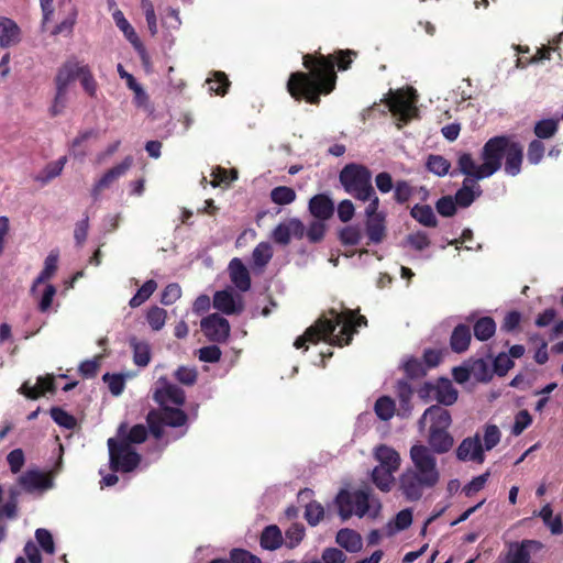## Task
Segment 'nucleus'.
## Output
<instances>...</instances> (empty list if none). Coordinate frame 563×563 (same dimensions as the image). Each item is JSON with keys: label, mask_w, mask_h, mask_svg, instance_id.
<instances>
[{"label": "nucleus", "mask_w": 563, "mask_h": 563, "mask_svg": "<svg viewBox=\"0 0 563 563\" xmlns=\"http://www.w3.org/2000/svg\"><path fill=\"white\" fill-rule=\"evenodd\" d=\"M231 563H262L261 559L247 550L232 549L230 552Z\"/></svg>", "instance_id": "64"}, {"label": "nucleus", "mask_w": 563, "mask_h": 563, "mask_svg": "<svg viewBox=\"0 0 563 563\" xmlns=\"http://www.w3.org/2000/svg\"><path fill=\"white\" fill-rule=\"evenodd\" d=\"M158 411L161 412L166 426L177 428L187 423L188 416L184 410L179 408L161 406V410Z\"/></svg>", "instance_id": "35"}, {"label": "nucleus", "mask_w": 563, "mask_h": 563, "mask_svg": "<svg viewBox=\"0 0 563 563\" xmlns=\"http://www.w3.org/2000/svg\"><path fill=\"white\" fill-rule=\"evenodd\" d=\"M309 211L318 220H327L332 217L334 205L327 195L318 194L310 199Z\"/></svg>", "instance_id": "24"}, {"label": "nucleus", "mask_w": 563, "mask_h": 563, "mask_svg": "<svg viewBox=\"0 0 563 563\" xmlns=\"http://www.w3.org/2000/svg\"><path fill=\"white\" fill-rule=\"evenodd\" d=\"M427 420L430 421L429 430L449 429L452 423L450 411L440 405H432L424 410L418 421L420 429L424 428Z\"/></svg>", "instance_id": "13"}, {"label": "nucleus", "mask_w": 563, "mask_h": 563, "mask_svg": "<svg viewBox=\"0 0 563 563\" xmlns=\"http://www.w3.org/2000/svg\"><path fill=\"white\" fill-rule=\"evenodd\" d=\"M132 164L133 157L126 156L120 164L107 170L103 176L95 184L91 191L92 197L97 199L100 191L110 187L111 184H113L119 177L123 176L131 168Z\"/></svg>", "instance_id": "14"}, {"label": "nucleus", "mask_w": 563, "mask_h": 563, "mask_svg": "<svg viewBox=\"0 0 563 563\" xmlns=\"http://www.w3.org/2000/svg\"><path fill=\"white\" fill-rule=\"evenodd\" d=\"M146 423L148 426L150 432L152 435L159 440L164 435L163 427L166 426L161 412L158 410L152 409L146 416Z\"/></svg>", "instance_id": "49"}, {"label": "nucleus", "mask_w": 563, "mask_h": 563, "mask_svg": "<svg viewBox=\"0 0 563 563\" xmlns=\"http://www.w3.org/2000/svg\"><path fill=\"white\" fill-rule=\"evenodd\" d=\"M166 317V310L157 306L150 308L146 313V320L154 331H158L164 327Z\"/></svg>", "instance_id": "56"}, {"label": "nucleus", "mask_w": 563, "mask_h": 563, "mask_svg": "<svg viewBox=\"0 0 563 563\" xmlns=\"http://www.w3.org/2000/svg\"><path fill=\"white\" fill-rule=\"evenodd\" d=\"M200 325L205 335L211 342L223 343L230 336L231 327L229 321L218 313H211L205 317Z\"/></svg>", "instance_id": "10"}, {"label": "nucleus", "mask_w": 563, "mask_h": 563, "mask_svg": "<svg viewBox=\"0 0 563 563\" xmlns=\"http://www.w3.org/2000/svg\"><path fill=\"white\" fill-rule=\"evenodd\" d=\"M395 393L399 401L398 416L409 417L412 410L411 398L413 395L411 385L407 380L400 379L396 384Z\"/></svg>", "instance_id": "25"}, {"label": "nucleus", "mask_w": 563, "mask_h": 563, "mask_svg": "<svg viewBox=\"0 0 563 563\" xmlns=\"http://www.w3.org/2000/svg\"><path fill=\"white\" fill-rule=\"evenodd\" d=\"M21 41V29L10 18L0 16V47L9 48Z\"/></svg>", "instance_id": "20"}, {"label": "nucleus", "mask_w": 563, "mask_h": 563, "mask_svg": "<svg viewBox=\"0 0 563 563\" xmlns=\"http://www.w3.org/2000/svg\"><path fill=\"white\" fill-rule=\"evenodd\" d=\"M130 346L133 351V362L140 367H145L151 362V346L145 341H139L135 336L131 338Z\"/></svg>", "instance_id": "31"}, {"label": "nucleus", "mask_w": 563, "mask_h": 563, "mask_svg": "<svg viewBox=\"0 0 563 563\" xmlns=\"http://www.w3.org/2000/svg\"><path fill=\"white\" fill-rule=\"evenodd\" d=\"M362 236L363 234L360 225H347L339 233V239L345 246L357 245L361 242Z\"/></svg>", "instance_id": "51"}, {"label": "nucleus", "mask_w": 563, "mask_h": 563, "mask_svg": "<svg viewBox=\"0 0 563 563\" xmlns=\"http://www.w3.org/2000/svg\"><path fill=\"white\" fill-rule=\"evenodd\" d=\"M375 457L379 462L380 467L396 472L400 465V456L398 452L385 444L376 448Z\"/></svg>", "instance_id": "29"}, {"label": "nucleus", "mask_w": 563, "mask_h": 563, "mask_svg": "<svg viewBox=\"0 0 563 563\" xmlns=\"http://www.w3.org/2000/svg\"><path fill=\"white\" fill-rule=\"evenodd\" d=\"M404 372L409 379H419L427 375L429 371L421 360L409 357L402 365Z\"/></svg>", "instance_id": "44"}, {"label": "nucleus", "mask_w": 563, "mask_h": 563, "mask_svg": "<svg viewBox=\"0 0 563 563\" xmlns=\"http://www.w3.org/2000/svg\"><path fill=\"white\" fill-rule=\"evenodd\" d=\"M55 378L53 375L47 374L46 376L37 377L36 386H31L29 382H24L20 387L19 393L29 399L36 400L43 396L44 393H55Z\"/></svg>", "instance_id": "19"}, {"label": "nucleus", "mask_w": 563, "mask_h": 563, "mask_svg": "<svg viewBox=\"0 0 563 563\" xmlns=\"http://www.w3.org/2000/svg\"><path fill=\"white\" fill-rule=\"evenodd\" d=\"M470 363V372L472 373V377L477 382H489L493 378V369L489 364L483 360H472Z\"/></svg>", "instance_id": "40"}, {"label": "nucleus", "mask_w": 563, "mask_h": 563, "mask_svg": "<svg viewBox=\"0 0 563 563\" xmlns=\"http://www.w3.org/2000/svg\"><path fill=\"white\" fill-rule=\"evenodd\" d=\"M35 539L45 553H47V554L55 553V543L53 540V536L47 529H44V528L36 529Z\"/></svg>", "instance_id": "58"}, {"label": "nucleus", "mask_w": 563, "mask_h": 563, "mask_svg": "<svg viewBox=\"0 0 563 563\" xmlns=\"http://www.w3.org/2000/svg\"><path fill=\"white\" fill-rule=\"evenodd\" d=\"M407 243L416 251H423L430 246L431 241L426 232L417 231L407 236Z\"/></svg>", "instance_id": "62"}, {"label": "nucleus", "mask_w": 563, "mask_h": 563, "mask_svg": "<svg viewBox=\"0 0 563 563\" xmlns=\"http://www.w3.org/2000/svg\"><path fill=\"white\" fill-rule=\"evenodd\" d=\"M213 307L228 314H240L244 310L242 299L235 298L229 290H219L213 295Z\"/></svg>", "instance_id": "17"}, {"label": "nucleus", "mask_w": 563, "mask_h": 563, "mask_svg": "<svg viewBox=\"0 0 563 563\" xmlns=\"http://www.w3.org/2000/svg\"><path fill=\"white\" fill-rule=\"evenodd\" d=\"M559 130V120L543 119L534 124L533 133L538 140H545L554 136Z\"/></svg>", "instance_id": "41"}, {"label": "nucleus", "mask_w": 563, "mask_h": 563, "mask_svg": "<svg viewBox=\"0 0 563 563\" xmlns=\"http://www.w3.org/2000/svg\"><path fill=\"white\" fill-rule=\"evenodd\" d=\"M371 169L358 163L346 164L339 174V181L344 191L356 200L365 202L374 195Z\"/></svg>", "instance_id": "5"}, {"label": "nucleus", "mask_w": 563, "mask_h": 563, "mask_svg": "<svg viewBox=\"0 0 563 563\" xmlns=\"http://www.w3.org/2000/svg\"><path fill=\"white\" fill-rule=\"evenodd\" d=\"M374 410L380 420L387 421L395 415L396 405L390 397L382 396L376 400Z\"/></svg>", "instance_id": "43"}, {"label": "nucleus", "mask_w": 563, "mask_h": 563, "mask_svg": "<svg viewBox=\"0 0 563 563\" xmlns=\"http://www.w3.org/2000/svg\"><path fill=\"white\" fill-rule=\"evenodd\" d=\"M273 257V251L269 243L261 242L256 245L252 253L253 265L261 272L269 263Z\"/></svg>", "instance_id": "39"}, {"label": "nucleus", "mask_w": 563, "mask_h": 563, "mask_svg": "<svg viewBox=\"0 0 563 563\" xmlns=\"http://www.w3.org/2000/svg\"><path fill=\"white\" fill-rule=\"evenodd\" d=\"M157 283L154 279L146 280L136 294L130 299V307L136 308L145 302L156 290Z\"/></svg>", "instance_id": "46"}, {"label": "nucleus", "mask_w": 563, "mask_h": 563, "mask_svg": "<svg viewBox=\"0 0 563 563\" xmlns=\"http://www.w3.org/2000/svg\"><path fill=\"white\" fill-rule=\"evenodd\" d=\"M426 167L430 173L442 177L449 173L451 163L442 155L430 154L428 156Z\"/></svg>", "instance_id": "42"}, {"label": "nucleus", "mask_w": 563, "mask_h": 563, "mask_svg": "<svg viewBox=\"0 0 563 563\" xmlns=\"http://www.w3.org/2000/svg\"><path fill=\"white\" fill-rule=\"evenodd\" d=\"M509 176H517L521 172L523 147L519 142L507 135L490 137L481 151L483 163L477 165L471 153H461L457 158V169L461 174L473 179H485L497 173L503 166Z\"/></svg>", "instance_id": "2"}, {"label": "nucleus", "mask_w": 563, "mask_h": 563, "mask_svg": "<svg viewBox=\"0 0 563 563\" xmlns=\"http://www.w3.org/2000/svg\"><path fill=\"white\" fill-rule=\"evenodd\" d=\"M284 538L282 530L276 525L265 527L261 533L260 544L263 549L274 551L282 547Z\"/></svg>", "instance_id": "30"}, {"label": "nucleus", "mask_w": 563, "mask_h": 563, "mask_svg": "<svg viewBox=\"0 0 563 563\" xmlns=\"http://www.w3.org/2000/svg\"><path fill=\"white\" fill-rule=\"evenodd\" d=\"M456 457L463 462L474 461L482 464L485 455L478 435L465 438L456 449Z\"/></svg>", "instance_id": "15"}, {"label": "nucleus", "mask_w": 563, "mask_h": 563, "mask_svg": "<svg viewBox=\"0 0 563 563\" xmlns=\"http://www.w3.org/2000/svg\"><path fill=\"white\" fill-rule=\"evenodd\" d=\"M473 332L476 340L487 341L496 332V322L492 317H481L474 321Z\"/></svg>", "instance_id": "33"}, {"label": "nucleus", "mask_w": 563, "mask_h": 563, "mask_svg": "<svg viewBox=\"0 0 563 563\" xmlns=\"http://www.w3.org/2000/svg\"><path fill=\"white\" fill-rule=\"evenodd\" d=\"M296 191L287 186H278L272 189L271 199L279 206L289 205L296 199Z\"/></svg>", "instance_id": "47"}, {"label": "nucleus", "mask_w": 563, "mask_h": 563, "mask_svg": "<svg viewBox=\"0 0 563 563\" xmlns=\"http://www.w3.org/2000/svg\"><path fill=\"white\" fill-rule=\"evenodd\" d=\"M206 82L209 90L219 96H224L230 87V80L223 71H214Z\"/></svg>", "instance_id": "45"}, {"label": "nucleus", "mask_w": 563, "mask_h": 563, "mask_svg": "<svg viewBox=\"0 0 563 563\" xmlns=\"http://www.w3.org/2000/svg\"><path fill=\"white\" fill-rule=\"evenodd\" d=\"M148 430L144 424H135L133 426L126 437L122 439L121 441H124L129 443V445L133 444H141L145 442L147 439Z\"/></svg>", "instance_id": "59"}, {"label": "nucleus", "mask_w": 563, "mask_h": 563, "mask_svg": "<svg viewBox=\"0 0 563 563\" xmlns=\"http://www.w3.org/2000/svg\"><path fill=\"white\" fill-rule=\"evenodd\" d=\"M305 536L306 529L303 525L299 522L292 523L285 532L286 547L289 549H295L303 540Z\"/></svg>", "instance_id": "50"}, {"label": "nucleus", "mask_w": 563, "mask_h": 563, "mask_svg": "<svg viewBox=\"0 0 563 563\" xmlns=\"http://www.w3.org/2000/svg\"><path fill=\"white\" fill-rule=\"evenodd\" d=\"M115 25L123 32L126 40L135 47H142L141 41L134 31L133 26L125 19L121 10H115L112 14Z\"/></svg>", "instance_id": "34"}, {"label": "nucleus", "mask_w": 563, "mask_h": 563, "mask_svg": "<svg viewBox=\"0 0 563 563\" xmlns=\"http://www.w3.org/2000/svg\"><path fill=\"white\" fill-rule=\"evenodd\" d=\"M356 52L339 49L333 54L323 55L320 52L305 54L302 65L308 71L291 73L287 81V90L296 101L318 106L321 96L331 93L336 86L335 65L339 70L351 67Z\"/></svg>", "instance_id": "1"}, {"label": "nucleus", "mask_w": 563, "mask_h": 563, "mask_svg": "<svg viewBox=\"0 0 563 563\" xmlns=\"http://www.w3.org/2000/svg\"><path fill=\"white\" fill-rule=\"evenodd\" d=\"M428 444L433 453L443 454L453 448L454 439L449 429L429 430Z\"/></svg>", "instance_id": "21"}, {"label": "nucleus", "mask_w": 563, "mask_h": 563, "mask_svg": "<svg viewBox=\"0 0 563 563\" xmlns=\"http://www.w3.org/2000/svg\"><path fill=\"white\" fill-rule=\"evenodd\" d=\"M336 318L327 319V316H321L313 325L309 327L302 335L295 340L294 346L296 349H307V342L317 343L320 340L331 345V338L338 328L339 321Z\"/></svg>", "instance_id": "8"}, {"label": "nucleus", "mask_w": 563, "mask_h": 563, "mask_svg": "<svg viewBox=\"0 0 563 563\" xmlns=\"http://www.w3.org/2000/svg\"><path fill=\"white\" fill-rule=\"evenodd\" d=\"M413 468L406 470L399 477V490L407 501H418L427 489H432L440 481L437 460L424 445L410 449Z\"/></svg>", "instance_id": "3"}, {"label": "nucleus", "mask_w": 563, "mask_h": 563, "mask_svg": "<svg viewBox=\"0 0 563 563\" xmlns=\"http://www.w3.org/2000/svg\"><path fill=\"white\" fill-rule=\"evenodd\" d=\"M539 517L542 519L543 523L551 530L552 534L559 536L563 532L562 518L559 515L553 517V510L550 504H547L541 508Z\"/></svg>", "instance_id": "36"}, {"label": "nucleus", "mask_w": 563, "mask_h": 563, "mask_svg": "<svg viewBox=\"0 0 563 563\" xmlns=\"http://www.w3.org/2000/svg\"><path fill=\"white\" fill-rule=\"evenodd\" d=\"M479 179L466 176L463 180L462 187L455 192L453 199L457 207L467 208L474 200L482 195L479 185L476 184Z\"/></svg>", "instance_id": "18"}, {"label": "nucleus", "mask_w": 563, "mask_h": 563, "mask_svg": "<svg viewBox=\"0 0 563 563\" xmlns=\"http://www.w3.org/2000/svg\"><path fill=\"white\" fill-rule=\"evenodd\" d=\"M413 192V187L407 180H398L394 188V199L397 203L404 205L410 200Z\"/></svg>", "instance_id": "55"}, {"label": "nucleus", "mask_w": 563, "mask_h": 563, "mask_svg": "<svg viewBox=\"0 0 563 563\" xmlns=\"http://www.w3.org/2000/svg\"><path fill=\"white\" fill-rule=\"evenodd\" d=\"M386 217L366 219L365 232L368 238L367 245L379 244L386 238Z\"/></svg>", "instance_id": "27"}, {"label": "nucleus", "mask_w": 563, "mask_h": 563, "mask_svg": "<svg viewBox=\"0 0 563 563\" xmlns=\"http://www.w3.org/2000/svg\"><path fill=\"white\" fill-rule=\"evenodd\" d=\"M542 544L536 540H522L521 542H511L505 556L506 563H529L530 550L532 548L540 549Z\"/></svg>", "instance_id": "16"}, {"label": "nucleus", "mask_w": 563, "mask_h": 563, "mask_svg": "<svg viewBox=\"0 0 563 563\" xmlns=\"http://www.w3.org/2000/svg\"><path fill=\"white\" fill-rule=\"evenodd\" d=\"M472 340L471 328L467 324H457L450 336V347L455 353L467 351Z\"/></svg>", "instance_id": "26"}, {"label": "nucleus", "mask_w": 563, "mask_h": 563, "mask_svg": "<svg viewBox=\"0 0 563 563\" xmlns=\"http://www.w3.org/2000/svg\"><path fill=\"white\" fill-rule=\"evenodd\" d=\"M102 379L108 384L109 390L113 396H119L123 393L125 387L123 375L106 373Z\"/></svg>", "instance_id": "57"}, {"label": "nucleus", "mask_w": 563, "mask_h": 563, "mask_svg": "<svg viewBox=\"0 0 563 563\" xmlns=\"http://www.w3.org/2000/svg\"><path fill=\"white\" fill-rule=\"evenodd\" d=\"M387 106L394 114H406L410 108V101L402 95L396 93L387 99Z\"/></svg>", "instance_id": "54"}, {"label": "nucleus", "mask_w": 563, "mask_h": 563, "mask_svg": "<svg viewBox=\"0 0 563 563\" xmlns=\"http://www.w3.org/2000/svg\"><path fill=\"white\" fill-rule=\"evenodd\" d=\"M338 317V327H341L339 333L333 332L331 345L343 347L352 342L353 335L357 332L356 328L367 325V319L364 316L355 313L353 310L338 312L334 309L328 311L327 319Z\"/></svg>", "instance_id": "6"}, {"label": "nucleus", "mask_w": 563, "mask_h": 563, "mask_svg": "<svg viewBox=\"0 0 563 563\" xmlns=\"http://www.w3.org/2000/svg\"><path fill=\"white\" fill-rule=\"evenodd\" d=\"M110 468L113 472L130 473L141 463V455L124 441L108 440Z\"/></svg>", "instance_id": "7"}, {"label": "nucleus", "mask_w": 563, "mask_h": 563, "mask_svg": "<svg viewBox=\"0 0 563 563\" xmlns=\"http://www.w3.org/2000/svg\"><path fill=\"white\" fill-rule=\"evenodd\" d=\"M87 67L88 64L79 62L75 56L67 58L57 70L54 79L55 86L62 87V91L64 88L68 89L70 82L77 78L79 79L84 73V68Z\"/></svg>", "instance_id": "11"}, {"label": "nucleus", "mask_w": 563, "mask_h": 563, "mask_svg": "<svg viewBox=\"0 0 563 563\" xmlns=\"http://www.w3.org/2000/svg\"><path fill=\"white\" fill-rule=\"evenodd\" d=\"M57 470L42 472L37 468L27 470L18 477L21 490L27 494L43 493L54 487V474Z\"/></svg>", "instance_id": "9"}, {"label": "nucleus", "mask_w": 563, "mask_h": 563, "mask_svg": "<svg viewBox=\"0 0 563 563\" xmlns=\"http://www.w3.org/2000/svg\"><path fill=\"white\" fill-rule=\"evenodd\" d=\"M334 503L343 521L350 519L353 515L358 518L366 515L376 518L382 508L380 501L373 496L372 488L368 486L354 492L341 489L335 496Z\"/></svg>", "instance_id": "4"}, {"label": "nucleus", "mask_w": 563, "mask_h": 563, "mask_svg": "<svg viewBox=\"0 0 563 563\" xmlns=\"http://www.w3.org/2000/svg\"><path fill=\"white\" fill-rule=\"evenodd\" d=\"M230 278L234 286L241 291L251 288V276L243 262L235 257L229 264Z\"/></svg>", "instance_id": "23"}, {"label": "nucleus", "mask_w": 563, "mask_h": 563, "mask_svg": "<svg viewBox=\"0 0 563 563\" xmlns=\"http://www.w3.org/2000/svg\"><path fill=\"white\" fill-rule=\"evenodd\" d=\"M545 147L540 140H532L528 145L527 158L530 164H539L544 155Z\"/></svg>", "instance_id": "61"}, {"label": "nucleus", "mask_w": 563, "mask_h": 563, "mask_svg": "<svg viewBox=\"0 0 563 563\" xmlns=\"http://www.w3.org/2000/svg\"><path fill=\"white\" fill-rule=\"evenodd\" d=\"M212 180L211 186L218 187L221 184H230L231 181L235 180L238 178V170L236 169H225L221 166H217L212 173Z\"/></svg>", "instance_id": "53"}, {"label": "nucleus", "mask_w": 563, "mask_h": 563, "mask_svg": "<svg viewBox=\"0 0 563 563\" xmlns=\"http://www.w3.org/2000/svg\"><path fill=\"white\" fill-rule=\"evenodd\" d=\"M57 263H58V254L55 252H51L47 255V257L45 258L44 268L42 269V272L38 274V276L35 278V280L33 283L32 291L35 289V287L37 285L45 283L46 280H48L49 278H52L54 276V274L57 271Z\"/></svg>", "instance_id": "37"}, {"label": "nucleus", "mask_w": 563, "mask_h": 563, "mask_svg": "<svg viewBox=\"0 0 563 563\" xmlns=\"http://www.w3.org/2000/svg\"><path fill=\"white\" fill-rule=\"evenodd\" d=\"M410 216L423 227H438V219L429 205H415L410 210Z\"/></svg>", "instance_id": "32"}, {"label": "nucleus", "mask_w": 563, "mask_h": 563, "mask_svg": "<svg viewBox=\"0 0 563 563\" xmlns=\"http://www.w3.org/2000/svg\"><path fill=\"white\" fill-rule=\"evenodd\" d=\"M394 473L395 472L388 468L376 466L372 472V481L378 489L387 493L391 489L394 483Z\"/></svg>", "instance_id": "38"}, {"label": "nucleus", "mask_w": 563, "mask_h": 563, "mask_svg": "<svg viewBox=\"0 0 563 563\" xmlns=\"http://www.w3.org/2000/svg\"><path fill=\"white\" fill-rule=\"evenodd\" d=\"M324 517V508L323 506L312 500L308 503L305 507V519L311 527H316Z\"/></svg>", "instance_id": "52"}, {"label": "nucleus", "mask_w": 563, "mask_h": 563, "mask_svg": "<svg viewBox=\"0 0 563 563\" xmlns=\"http://www.w3.org/2000/svg\"><path fill=\"white\" fill-rule=\"evenodd\" d=\"M335 541L350 553L358 552L363 545L361 534L349 528L339 530Z\"/></svg>", "instance_id": "28"}, {"label": "nucleus", "mask_w": 563, "mask_h": 563, "mask_svg": "<svg viewBox=\"0 0 563 563\" xmlns=\"http://www.w3.org/2000/svg\"><path fill=\"white\" fill-rule=\"evenodd\" d=\"M514 365L515 363L510 358V356L503 352L495 357L493 362V372L496 373L498 376H505L508 373V371L511 367H514Z\"/></svg>", "instance_id": "63"}, {"label": "nucleus", "mask_w": 563, "mask_h": 563, "mask_svg": "<svg viewBox=\"0 0 563 563\" xmlns=\"http://www.w3.org/2000/svg\"><path fill=\"white\" fill-rule=\"evenodd\" d=\"M79 79L85 92L91 98H95L97 96L98 82L95 79L89 66L87 68H84V73Z\"/></svg>", "instance_id": "60"}, {"label": "nucleus", "mask_w": 563, "mask_h": 563, "mask_svg": "<svg viewBox=\"0 0 563 563\" xmlns=\"http://www.w3.org/2000/svg\"><path fill=\"white\" fill-rule=\"evenodd\" d=\"M459 391L449 378L440 377L435 383L434 399L440 406H452L456 402Z\"/></svg>", "instance_id": "22"}, {"label": "nucleus", "mask_w": 563, "mask_h": 563, "mask_svg": "<svg viewBox=\"0 0 563 563\" xmlns=\"http://www.w3.org/2000/svg\"><path fill=\"white\" fill-rule=\"evenodd\" d=\"M49 415L54 422L63 428L73 430L77 426L76 418L60 407H52Z\"/></svg>", "instance_id": "48"}, {"label": "nucleus", "mask_w": 563, "mask_h": 563, "mask_svg": "<svg viewBox=\"0 0 563 563\" xmlns=\"http://www.w3.org/2000/svg\"><path fill=\"white\" fill-rule=\"evenodd\" d=\"M157 384L161 387H157L153 394V399L159 406H167L168 402H172L176 406H181L185 404L186 396L185 391L178 387L177 385L170 384L166 378L162 377L158 379Z\"/></svg>", "instance_id": "12"}]
</instances>
